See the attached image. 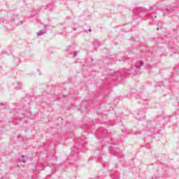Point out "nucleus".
<instances>
[{
    "mask_svg": "<svg viewBox=\"0 0 179 179\" xmlns=\"http://www.w3.org/2000/svg\"><path fill=\"white\" fill-rule=\"evenodd\" d=\"M107 132H108L107 129L101 127L96 130L95 135L98 139H102L101 141L102 146L110 145L108 148L110 155L116 156L119 159H122L124 154H122V151L118 148V141L114 143L113 140L107 138Z\"/></svg>",
    "mask_w": 179,
    "mask_h": 179,
    "instance_id": "1",
    "label": "nucleus"
},
{
    "mask_svg": "<svg viewBox=\"0 0 179 179\" xmlns=\"http://www.w3.org/2000/svg\"><path fill=\"white\" fill-rule=\"evenodd\" d=\"M143 66V61L139 60L136 62L135 66H133L132 68L130 69H121L117 72H114V70L106 69V72L110 73V80H113V82H117L118 80V76L120 75L121 79L125 78V75L127 74H132V75H139L141 73V68Z\"/></svg>",
    "mask_w": 179,
    "mask_h": 179,
    "instance_id": "2",
    "label": "nucleus"
},
{
    "mask_svg": "<svg viewBox=\"0 0 179 179\" xmlns=\"http://www.w3.org/2000/svg\"><path fill=\"white\" fill-rule=\"evenodd\" d=\"M163 120H166V117L159 116L156 117L153 121H148L146 123V131L148 132L149 136H153L156 132H157V128H163L164 124Z\"/></svg>",
    "mask_w": 179,
    "mask_h": 179,
    "instance_id": "3",
    "label": "nucleus"
},
{
    "mask_svg": "<svg viewBox=\"0 0 179 179\" xmlns=\"http://www.w3.org/2000/svg\"><path fill=\"white\" fill-rule=\"evenodd\" d=\"M86 140H81L78 143V146H74L71 148V155L73 156H78L79 152H83L85 153L86 152L85 149H86Z\"/></svg>",
    "mask_w": 179,
    "mask_h": 179,
    "instance_id": "4",
    "label": "nucleus"
},
{
    "mask_svg": "<svg viewBox=\"0 0 179 179\" xmlns=\"http://www.w3.org/2000/svg\"><path fill=\"white\" fill-rule=\"evenodd\" d=\"M134 13L135 15H141V13H148V12H155V9L153 7L150 8L149 10L144 8L143 7H136L133 10Z\"/></svg>",
    "mask_w": 179,
    "mask_h": 179,
    "instance_id": "5",
    "label": "nucleus"
},
{
    "mask_svg": "<svg viewBox=\"0 0 179 179\" xmlns=\"http://www.w3.org/2000/svg\"><path fill=\"white\" fill-rule=\"evenodd\" d=\"M146 117V109L145 108H141L138 110L136 115V118L137 120H142Z\"/></svg>",
    "mask_w": 179,
    "mask_h": 179,
    "instance_id": "6",
    "label": "nucleus"
},
{
    "mask_svg": "<svg viewBox=\"0 0 179 179\" xmlns=\"http://www.w3.org/2000/svg\"><path fill=\"white\" fill-rule=\"evenodd\" d=\"M74 51H75V45H71L70 46L67 47L66 49V52L69 55H72Z\"/></svg>",
    "mask_w": 179,
    "mask_h": 179,
    "instance_id": "7",
    "label": "nucleus"
},
{
    "mask_svg": "<svg viewBox=\"0 0 179 179\" xmlns=\"http://www.w3.org/2000/svg\"><path fill=\"white\" fill-rule=\"evenodd\" d=\"M110 176L112 179H120V173L115 171H111Z\"/></svg>",
    "mask_w": 179,
    "mask_h": 179,
    "instance_id": "8",
    "label": "nucleus"
},
{
    "mask_svg": "<svg viewBox=\"0 0 179 179\" xmlns=\"http://www.w3.org/2000/svg\"><path fill=\"white\" fill-rule=\"evenodd\" d=\"M174 8H176V6H173V8H171V6H169L164 11V14L167 15V13H171V12H174Z\"/></svg>",
    "mask_w": 179,
    "mask_h": 179,
    "instance_id": "9",
    "label": "nucleus"
},
{
    "mask_svg": "<svg viewBox=\"0 0 179 179\" xmlns=\"http://www.w3.org/2000/svg\"><path fill=\"white\" fill-rule=\"evenodd\" d=\"M92 45L94 47H100L101 46V43L98 39H94L92 41Z\"/></svg>",
    "mask_w": 179,
    "mask_h": 179,
    "instance_id": "10",
    "label": "nucleus"
},
{
    "mask_svg": "<svg viewBox=\"0 0 179 179\" xmlns=\"http://www.w3.org/2000/svg\"><path fill=\"white\" fill-rule=\"evenodd\" d=\"M88 108H89V106H82L80 108L81 113H86L87 111Z\"/></svg>",
    "mask_w": 179,
    "mask_h": 179,
    "instance_id": "11",
    "label": "nucleus"
},
{
    "mask_svg": "<svg viewBox=\"0 0 179 179\" xmlns=\"http://www.w3.org/2000/svg\"><path fill=\"white\" fill-rule=\"evenodd\" d=\"M42 8H45V9H48V10H52L53 8L52 5L51 4H48L45 6H42Z\"/></svg>",
    "mask_w": 179,
    "mask_h": 179,
    "instance_id": "12",
    "label": "nucleus"
},
{
    "mask_svg": "<svg viewBox=\"0 0 179 179\" xmlns=\"http://www.w3.org/2000/svg\"><path fill=\"white\" fill-rule=\"evenodd\" d=\"M173 74L174 75H179V66L176 67L173 70Z\"/></svg>",
    "mask_w": 179,
    "mask_h": 179,
    "instance_id": "13",
    "label": "nucleus"
},
{
    "mask_svg": "<svg viewBox=\"0 0 179 179\" xmlns=\"http://www.w3.org/2000/svg\"><path fill=\"white\" fill-rule=\"evenodd\" d=\"M0 23H9V21L3 17H1L0 18Z\"/></svg>",
    "mask_w": 179,
    "mask_h": 179,
    "instance_id": "14",
    "label": "nucleus"
},
{
    "mask_svg": "<svg viewBox=\"0 0 179 179\" xmlns=\"http://www.w3.org/2000/svg\"><path fill=\"white\" fill-rule=\"evenodd\" d=\"M45 33H47L45 31H39L37 33V36H44V34H45Z\"/></svg>",
    "mask_w": 179,
    "mask_h": 179,
    "instance_id": "15",
    "label": "nucleus"
},
{
    "mask_svg": "<svg viewBox=\"0 0 179 179\" xmlns=\"http://www.w3.org/2000/svg\"><path fill=\"white\" fill-rule=\"evenodd\" d=\"M21 157L22 159L20 160V162H21V163H26V156L22 155Z\"/></svg>",
    "mask_w": 179,
    "mask_h": 179,
    "instance_id": "16",
    "label": "nucleus"
},
{
    "mask_svg": "<svg viewBox=\"0 0 179 179\" xmlns=\"http://www.w3.org/2000/svg\"><path fill=\"white\" fill-rule=\"evenodd\" d=\"M98 162H99V163H103V166L106 165V164H104V162H103V158H101V156H99L98 157Z\"/></svg>",
    "mask_w": 179,
    "mask_h": 179,
    "instance_id": "17",
    "label": "nucleus"
},
{
    "mask_svg": "<svg viewBox=\"0 0 179 179\" xmlns=\"http://www.w3.org/2000/svg\"><path fill=\"white\" fill-rule=\"evenodd\" d=\"M15 89L16 90H20L22 89V83H19L17 87H15Z\"/></svg>",
    "mask_w": 179,
    "mask_h": 179,
    "instance_id": "18",
    "label": "nucleus"
},
{
    "mask_svg": "<svg viewBox=\"0 0 179 179\" xmlns=\"http://www.w3.org/2000/svg\"><path fill=\"white\" fill-rule=\"evenodd\" d=\"M76 55H78V51H74L73 55V58H76Z\"/></svg>",
    "mask_w": 179,
    "mask_h": 179,
    "instance_id": "19",
    "label": "nucleus"
},
{
    "mask_svg": "<svg viewBox=\"0 0 179 179\" xmlns=\"http://www.w3.org/2000/svg\"><path fill=\"white\" fill-rule=\"evenodd\" d=\"M98 178L99 179H104V178H106V176H98Z\"/></svg>",
    "mask_w": 179,
    "mask_h": 179,
    "instance_id": "20",
    "label": "nucleus"
},
{
    "mask_svg": "<svg viewBox=\"0 0 179 179\" xmlns=\"http://www.w3.org/2000/svg\"><path fill=\"white\" fill-rule=\"evenodd\" d=\"M113 57V56H112V55L106 56V58H107L108 59H110L113 58V57Z\"/></svg>",
    "mask_w": 179,
    "mask_h": 179,
    "instance_id": "21",
    "label": "nucleus"
},
{
    "mask_svg": "<svg viewBox=\"0 0 179 179\" xmlns=\"http://www.w3.org/2000/svg\"><path fill=\"white\" fill-rule=\"evenodd\" d=\"M13 122V124H19V122H16V120H14Z\"/></svg>",
    "mask_w": 179,
    "mask_h": 179,
    "instance_id": "22",
    "label": "nucleus"
},
{
    "mask_svg": "<svg viewBox=\"0 0 179 179\" xmlns=\"http://www.w3.org/2000/svg\"><path fill=\"white\" fill-rule=\"evenodd\" d=\"M22 141H26V137H22Z\"/></svg>",
    "mask_w": 179,
    "mask_h": 179,
    "instance_id": "23",
    "label": "nucleus"
},
{
    "mask_svg": "<svg viewBox=\"0 0 179 179\" xmlns=\"http://www.w3.org/2000/svg\"><path fill=\"white\" fill-rule=\"evenodd\" d=\"M142 100L145 101V100H148V99H146V98H142Z\"/></svg>",
    "mask_w": 179,
    "mask_h": 179,
    "instance_id": "24",
    "label": "nucleus"
},
{
    "mask_svg": "<svg viewBox=\"0 0 179 179\" xmlns=\"http://www.w3.org/2000/svg\"><path fill=\"white\" fill-rule=\"evenodd\" d=\"M122 61H127V59L122 58Z\"/></svg>",
    "mask_w": 179,
    "mask_h": 179,
    "instance_id": "25",
    "label": "nucleus"
},
{
    "mask_svg": "<svg viewBox=\"0 0 179 179\" xmlns=\"http://www.w3.org/2000/svg\"><path fill=\"white\" fill-rule=\"evenodd\" d=\"M88 31H92V29H88Z\"/></svg>",
    "mask_w": 179,
    "mask_h": 179,
    "instance_id": "26",
    "label": "nucleus"
},
{
    "mask_svg": "<svg viewBox=\"0 0 179 179\" xmlns=\"http://www.w3.org/2000/svg\"><path fill=\"white\" fill-rule=\"evenodd\" d=\"M89 160H93V158H92V157H91V158H90V159H89Z\"/></svg>",
    "mask_w": 179,
    "mask_h": 179,
    "instance_id": "27",
    "label": "nucleus"
},
{
    "mask_svg": "<svg viewBox=\"0 0 179 179\" xmlns=\"http://www.w3.org/2000/svg\"><path fill=\"white\" fill-rule=\"evenodd\" d=\"M73 29L75 31V30H76V28L74 27V28H73Z\"/></svg>",
    "mask_w": 179,
    "mask_h": 179,
    "instance_id": "28",
    "label": "nucleus"
},
{
    "mask_svg": "<svg viewBox=\"0 0 179 179\" xmlns=\"http://www.w3.org/2000/svg\"><path fill=\"white\" fill-rule=\"evenodd\" d=\"M91 125H94V122H93V124H91Z\"/></svg>",
    "mask_w": 179,
    "mask_h": 179,
    "instance_id": "29",
    "label": "nucleus"
},
{
    "mask_svg": "<svg viewBox=\"0 0 179 179\" xmlns=\"http://www.w3.org/2000/svg\"><path fill=\"white\" fill-rule=\"evenodd\" d=\"M18 139H20V136H18Z\"/></svg>",
    "mask_w": 179,
    "mask_h": 179,
    "instance_id": "30",
    "label": "nucleus"
},
{
    "mask_svg": "<svg viewBox=\"0 0 179 179\" xmlns=\"http://www.w3.org/2000/svg\"><path fill=\"white\" fill-rule=\"evenodd\" d=\"M117 120H120V117H117Z\"/></svg>",
    "mask_w": 179,
    "mask_h": 179,
    "instance_id": "31",
    "label": "nucleus"
},
{
    "mask_svg": "<svg viewBox=\"0 0 179 179\" xmlns=\"http://www.w3.org/2000/svg\"><path fill=\"white\" fill-rule=\"evenodd\" d=\"M1 106H3V103H0Z\"/></svg>",
    "mask_w": 179,
    "mask_h": 179,
    "instance_id": "32",
    "label": "nucleus"
},
{
    "mask_svg": "<svg viewBox=\"0 0 179 179\" xmlns=\"http://www.w3.org/2000/svg\"><path fill=\"white\" fill-rule=\"evenodd\" d=\"M84 124H88V123H87V122H84Z\"/></svg>",
    "mask_w": 179,
    "mask_h": 179,
    "instance_id": "33",
    "label": "nucleus"
},
{
    "mask_svg": "<svg viewBox=\"0 0 179 179\" xmlns=\"http://www.w3.org/2000/svg\"><path fill=\"white\" fill-rule=\"evenodd\" d=\"M96 124H99V122H96Z\"/></svg>",
    "mask_w": 179,
    "mask_h": 179,
    "instance_id": "34",
    "label": "nucleus"
},
{
    "mask_svg": "<svg viewBox=\"0 0 179 179\" xmlns=\"http://www.w3.org/2000/svg\"><path fill=\"white\" fill-rule=\"evenodd\" d=\"M157 30H159V28H157Z\"/></svg>",
    "mask_w": 179,
    "mask_h": 179,
    "instance_id": "35",
    "label": "nucleus"
},
{
    "mask_svg": "<svg viewBox=\"0 0 179 179\" xmlns=\"http://www.w3.org/2000/svg\"><path fill=\"white\" fill-rule=\"evenodd\" d=\"M19 63L20 64V60H19Z\"/></svg>",
    "mask_w": 179,
    "mask_h": 179,
    "instance_id": "36",
    "label": "nucleus"
},
{
    "mask_svg": "<svg viewBox=\"0 0 179 179\" xmlns=\"http://www.w3.org/2000/svg\"><path fill=\"white\" fill-rule=\"evenodd\" d=\"M120 124H122V122H121V120H120Z\"/></svg>",
    "mask_w": 179,
    "mask_h": 179,
    "instance_id": "37",
    "label": "nucleus"
},
{
    "mask_svg": "<svg viewBox=\"0 0 179 179\" xmlns=\"http://www.w3.org/2000/svg\"><path fill=\"white\" fill-rule=\"evenodd\" d=\"M155 178V177H152V179Z\"/></svg>",
    "mask_w": 179,
    "mask_h": 179,
    "instance_id": "38",
    "label": "nucleus"
}]
</instances>
